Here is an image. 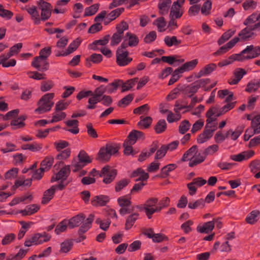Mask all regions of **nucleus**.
I'll use <instances>...</instances> for the list:
<instances>
[{"label": "nucleus", "mask_w": 260, "mask_h": 260, "mask_svg": "<svg viewBox=\"0 0 260 260\" xmlns=\"http://www.w3.org/2000/svg\"><path fill=\"white\" fill-rule=\"evenodd\" d=\"M70 172L69 166H67L62 168L56 174V180L66 179Z\"/></svg>", "instance_id": "nucleus-33"}, {"label": "nucleus", "mask_w": 260, "mask_h": 260, "mask_svg": "<svg viewBox=\"0 0 260 260\" xmlns=\"http://www.w3.org/2000/svg\"><path fill=\"white\" fill-rule=\"evenodd\" d=\"M122 83V81L119 79L115 80L112 83L105 86L106 94H111L116 91L118 87L120 86Z\"/></svg>", "instance_id": "nucleus-21"}, {"label": "nucleus", "mask_w": 260, "mask_h": 260, "mask_svg": "<svg viewBox=\"0 0 260 260\" xmlns=\"http://www.w3.org/2000/svg\"><path fill=\"white\" fill-rule=\"evenodd\" d=\"M39 209L37 205L33 204L27 206L21 212L23 215H31L36 212Z\"/></svg>", "instance_id": "nucleus-44"}, {"label": "nucleus", "mask_w": 260, "mask_h": 260, "mask_svg": "<svg viewBox=\"0 0 260 260\" xmlns=\"http://www.w3.org/2000/svg\"><path fill=\"white\" fill-rule=\"evenodd\" d=\"M70 102L66 100H60L56 104L55 110L60 111L64 110L70 104Z\"/></svg>", "instance_id": "nucleus-54"}, {"label": "nucleus", "mask_w": 260, "mask_h": 260, "mask_svg": "<svg viewBox=\"0 0 260 260\" xmlns=\"http://www.w3.org/2000/svg\"><path fill=\"white\" fill-rule=\"evenodd\" d=\"M252 132L254 134L260 133V115L255 116L251 121Z\"/></svg>", "instance_id": "nucleus-37"}, {"label": "nucleus", "mask_w": 260, "mask_h": 260, "mask_svg": "<svg viewBox=\"0 0 260 260\" xmlns=\"http://www.w3.org/2000/svg\"><path fill=\"white\" fill-rule=\"evenodd\" d=\"M70 0H59L56 3V6L54 10V12L56 14H63L66 11L64 8H61L67 5Z\"/></svg>", "instance_id": "nucleus-31"}, {"label": "nucleus", "mask_w": 260, "mask_h": 260, "mask_svg": "<svg viewBox=\"0 0 260 260\" xmlns=\"http://www.w3.org/2000/svg\"><path fill=\"white\" fill-rule=\"evenodd\" d=\"M259 19L258 15H257L256 13H253L244 20L243 24L248 26V25L255 22Z\"/></svg>", "instance_id": "nucleus-50"}, {"label": "nucleus", "mask_w": 260, "mask_h": 260, "mask_svg": "<svg viewBox=\"0 0 260 260\" xmlns=\"http://www.w3.org/2000/svg\"><path fill=\"white\" fill-rule=\"evenodd\" d=\"M40 234L37 233L35 234L32 237L25 240L24 242L25 246L29 247L32 244L38 245L40 244L39 242Z\"/></svg>", "instance_id": "nucleus-40"}, {"label": "nucleus", "mask_w": 260, "mask_h": 260, "mask_svg": "<svg viewBox=\"0 0 260 260\" xmlns=\"http://www.w3.org/2000/svg\"><path fill=\"white\" fill-rule=\"evenodd\" d=\"M125 38L120 45L122 48H126L128 46L135 47L139 43L138 38L133 34L127 32L125 35Z\"/></svg>", "instance_id": "nucleus-8"}, {"label": "nucleus", "mask_w": 260, "mask_h": 260, "mask_svg": "<svg viewBox=\"0 0 260 260\" xmlns=\"http://www.w3.org/2000/svg\"><path fill=\"white\" fill-rule=\"evenodd\" d=\"M100 7L99 4H95L89 7L85 8L84 13V16H89L95 14L98 11Z\"/></svg>", "instance_id": "nucleus-39"}, {"label": "nucleus", "mask_w": 260, "mask_h": 260, "mask_svg": "<svg viewBox=\"0 0 260 260\" xmlns=\"http://www.w3.org/2000/svg\"><path fill=\"white\" fill-rule=\"evenodd\" d=\"M68 225V220L64 219L60 222L56 227L55 232L56 234H59L60 233L65 231Z\"/></svg>", "instance_id": "nucleus-51"}, {"label": "nucleus", "mask_w": 260, "mask_h": 260, "mask_svg": "<svg viewBox=\"0 0 260 260\" xmlns=\"http://www.w3.org/2000/svg\"><path fill=\"white\" fill-rule=\"evenodd\" d=\"M246 74L245 70L242 68H237L233 72V75L229 80L228 83L230 85L237 84Z\"/></svg>", "instance_id": "nucleus-11"}, {"label": "nucleus", "mask_w": 260, "mask_h": 260, "mask_svg": "<svg viewBox=\"0 0 260 260\" xmlns=\"http://www.w3.org/2000/svg\"><path fill=\"white\" fill-rule=\"evenodd\" d=\"M183 14V11L180 8L176 7V6H172L169 14V18H172L175 19L181 18Z\"/></svg>", "instance_id": "nucleus-25"}, {"label": "nucleus", "mask_w": 260, "mask_h": 260, "mask_svg": "<svg viewBox=\"0 0 260 260\" xmlns=\"http://www.w3.org/2000/svg\"><path fill=\"white\" fill-rule=\"evenodd\" d=\"M215 225L214 221H210L204 223L202 226H198L197 230L201 233L208 234L213 230Z\"/></svg>", "instance_id": "nucleus-23"}, {"label": "nucleus", "mask_w": 260, "mask_h": 260, "mask_svg": "<svg viewBox=\"0 0 260 260\" xmlns=\"http://www.w3.org/2000/svg\"><path fill=\"white\" fill-rule=\"evenodd\" d=\"M128 24L125 21H122L120 24L117 25L116 29L117 33L121 36L123 35V32L124 30L128 29Z\"/></svg>", "instance_id": "nucleus-63"}, {"label": "nucleus", "mask_w": 260, "mask_h": 260, "mask_svg": "<svg viewBox=\"0 0 260 260\" xmlns=\"http://www.w3.org/2000/svg\"><path fill=\"white\" fill-rule=\"evenodd\" d=\"M53 158L51 156L46 157L41 163V168L44 171L49 170L53 163Z\"/></svg>", "instance_id": "nucleus-42"}, {"label": "nucleus", "mask_w": 260, "mask_h": 260, "mask_svg": "<svg viewBox=\"0 0 260 260\" xmlns=\"http://www.w3.org/2000/svg\"><path fill=\"white\" fill-rule=\"evenodd\" d=\"M217 68L216 64L211 63L205 66L198 73L197 77L200 78L211 74Z\"/></svg>", "instance_id": "nucleus-20"}, {"label": "nucleus", "mask_w": 260, "mask_h": 260, "mask_svg": "<svg viewBox=\"0 0 260 260\" xmlns=\"http://www.w3.org/2000/svg\"><path fill=\"white\" fill-rule=\"evenodd\" d=\"M55 191V186H52L50 189L46 190L44 194L42 203L46 204L52 198Z\"/></svg>", "instance_id": "nucleus-28"}, {"label": "nucleus", "mask_w": 260, "mask_h": 260, "mask_svg": "<svg viewBox=\"0 0 260 260\" xmlns=\"http://www.w3.org/2000/svg\"><path fill=\"white\" fill-rule=\"evenodd\" d=\"M254 152L252 150L244 151L238 154L232 155L231 156V158L234 161H241L250 158L254 155Z\"/></svg>", "instance_id": "nucleus-18"}, {"label": "nucleus", "mask_w": 260, "mask_h": 260, "mask_svg": "<svg viewBox=\"0 0 260 260\" xmlns=\"http://www.w3.org/2000/svg\"><path fill=\"white\" fill-rule=\"evenodd\" d=\"M138 82V78H135L127 80L125 83L122 82V83L120 85L121 86V92H124L130 90L133 88Z\"/></svg>", "instance_id": "nucleus-24"}, {"label": "nucleus", "mask_w": 260, "mask_h": 260, "mask_svg": "<svg viewBox=\"0 0 260 260\" xmlns=\"http://www.w3.org/2000/svg\"><path fill=\"white\" fill-rule=\"evenodd\" d=\"M81 43V40L77 38L74 40L68 46V48L64 51V55H69L75 51L79 47Z\"/></svg>", "instance_id": "nucleus-27"}, {"label": "nucleus", "mask_w": 260, "mask_h": 260, "mask_svg": "<svg viewBox=\"0 0 260 260\" xmlns=\"http://www.w3.org/2000/svg\"><path fill=\"white\" fill-rule=\"evenodd\" d=\"M235 30L230 29L224 32L217 41L218 45H221L223 44L225 41L228 40L232 36H233L235 34Z\"/></svg>", "instance_id": "nucleus-32"}, {"label": "nucleus", "mask_w": 260, "mask_h": 260, "mask_svg": "<svg viewBox=\"0 0 260 260\" xmlns=\"http://www.w3.org/2000/svg\"><path fill=\"white\" fill-rule=\"evenodd\" d=\"M53 104L50 99H40L38 102V108L35 110V112L41 114L47 112L51 109Z\"/></svg>", "instance_id": "nucleus-6"}, {"label": "nucleus", "mask_w": 260, "mask_h": 260, "mask_svg": "<svg viewBox=\"0 0 260 260\" xmlns=\"http://www.w3.org/2000/svg\"><path fill=\"white\" fill-rule=\"evenodd\" d=\"M118 149L116 144H107L105 147L100 149L98 153V159L108 161L112 155L117 152Z\"/></svg>", "instance_id": "nucleus-1"}, {"label": "nucleus", "mask_w": 260, "mask_h": 260, "mask_svg": "<svg viewBox=\"0 0 260 260\" xmlns=\"http://www.w3.org/2000/svg\"><path fill=\"white\" fill-rule=\"evenodd\" d=\"M238 59L237 54H234L229 56L228 58L219 61L218 65L220 67H223L232 63L235 60H238Z\"/></svg>", "instance_id": "nucleus-41"}, {"label": "nucleus", "mask_w": 260, "mask_h": 260, "mask_svg": "<svg viewBox=\"0 0 260 260\" xmlns=\"http://www.w3.org/2000/svg\"><path fill=\"white\" fill-rule=\"evenodd\" d=\"M37 4L41 10V20L45 21L48 20L51 16L52 9L51 5L44 0H39Z\"/></svg>", "instance_id": "nucleus-3"}, {"label": "nucleus", "mask_w": 260, "mask_h": 260, "mask_svg": "<svg viewBox=\"0 0 260 260\" xmlns=\"http://www.w3.org/2000/svg\"><path fill=\"white\" fill-rule=\"evenodd\" d=\"M161 59L162 61L167 62L170 65L173 64L175 62H177V64H176V66H177L179 64L184 62V59H177L175 56H164L161 57Z\"/></svg>", "instance_id": "nucleus-26"}, {"label": "nucleus", "mask_w": 260, "mask_h": 260, "mask_svg": "<svg viewBox=\"0 0 260 260\" xmlns=\"http://www.w3.org/2000/svg\"><path fill=\"white\" fill-rule=\"evenodd\" d=\"M124 10L123 8H119L112 11L107 15V20H109V21H113L115 20L120 15V14L124 11Z\"/></svg>", "instance_id": "nucleus-38"}, {"label": "nucleus", "mask_w": 260, "mask_h": 260, "mask_svg": "<svg viewBox=\"0 0 260 260\" xmlns=\"http://www.w3.org/2000/svg\"><path fill=\"white\" fill-rule=\"evenodd\" d=\"M165 44L168 47H171L173 45L177 46L180 44L182 42L181 40H178L176 36H166L164 39Z\"/></svg>", "instance_id": "nucleus-29"}, {"label": "nucleus", "mask_w": 260, "mask_h": 260, "mask_svg": "<svg viewBox=\"0 0 260 260\" xmlns=\"http://www.w3.org/2000/svg\"><path fill=\"white\" fill-rule=\"evenodd\" d=\"M205 201L203 199H200L194 202H190L188 203V207L191 209H194L199 207L202 208L204 206Z\"/></svg>", "instance_id": "nucleus-53"}, {"label": "nucleus", "mask_w": 260, "mask_h": 260, "mask_svg": "<svg viewBox=\"0 0 260 260\" xmlns=\"http://www.w3.org/2000/svg\"><path fill=\"white\" fill-rule=\"evenodd\" d=\"M252 48H253V45L247 46L240 53L236 54L238 58V61H243L246 60L254 58V57H251L252 56L251 52Z\"/></svg>", "instance_id": "nucleus-13"}, {"label": "nucleus", "mask_w": 260, "mask_h": 260, "mask_svg": "<svg viewBox=\"0 0 260 260\" xmlns=\"http://www.w3.org/2000/svg\"><path fill=\"white\" fill-rule=\"evenodd\" d=\"M257 3L253 0H247L242 4V7L245 11H252L255 9Z\"/></svg>", "instance_id": "nucleus-43"}, {"label": "nucleus", "mask_w": 260, "mask_h": 260, "mask_svg": "<svg viewBox=\"0 0 260 260\" xmlns=\"http://www.w3.org/2000/svg\"><path fill=\"white\" fill-rule=\"evenodd\" d=\"M153 23L157 26L159 31L162 32L165 30V27L166 25V22L164 17L158 18L154 21Z\"/></svg>", "instance_id": "nucleus-47"}, {"label": "nucleus", "mask_w": 260, "mask_h": 260, "mask_svg": "<svg viewBox=\"0 0 260 260\" xmlns=\"http://www.w3.org/2000/svg\"><path fill=\"white\" fill-rule=\"evenodd\" d=\"M198 63V60L197 59H194L184 63L178 69L182 73H183L185 72L190 71L194 69Z\"/></svg>", "instance_id": "nucleus-19"}, {"label": "nucleus", "mask_w": 260, "mask_h": 260, "mask_svg": "<svg viewBox=\"0 0 260 260\" xmlns=\"http://www.w3.org/2000/svg\"><path fill=\"white\" fill-rule=\"evenodd\" d=\"M30 78H32L35 80H42L45 78L44 74H41L37 72H29L27 73Z\"/></svg>", "instance_id": "nucleus-64"}, {"label": "nucleus", "mask_w": 260, "mask_h": 260, "mask_svg": "<svg viewBox=\"0 0 260 260\" xmlns=\"http://www.w3.org/2000/svg\"><path fill=\"white\" fill-rule=\"evenodd\" d=\"M182 74L180 71L177 68L172 73V77L170 79L168 84L172 85L176 82L180 78V74Z\"/></svg>", "instance_id": "nucleus-60"}, {"label": "nucleus", "mask_w": 260, "mask_h": 260, "mask_svg": "<svg viewBox=\"0 0 260 260\" xmlns=\"http://www.w3.org/2000/svg\"><path fill=\"white\" fill-rule=\"evenodd\" d=\"M175 164H169L164 168H162L161 170V176L162 178H165L166 176H167L169 173L172 170H173L175 168Z\"/></svg>", "instance_id": "nucleus-58"}, {"label": "nucleus", "mask_w": 260, "mask_h": 260, "mask_svg": "<svg viewBox=\"0 0 260 260\" xmlns=\"http://www.w3.org/2000/svg\"><path fill=\"white\" fill-rule=\"evenodd\" d=\"M143 134L138 131L133 130L128 135V140H127L128 142L131 143V144H134L138 138H141L143 136Z\"/></svg>", "instance_id": "nucleus-35"}, {"label": "nucleus", "mask_w": 260, "mask_h": 260, "mask_svg": "<svg viewBox=\"0 0 260 260\" xmlns=\"http://www.w3.org/2000/svg\"><path fill=\"white\" fill-rule=\"evenodd\" d=\"M202 82L201 80L197 81L183 88V93L188 97H191L200 88Z\"/></svg>", "instance_id": "nucleus-9"}, {"label": "nucleus", "mask_w": 260, "mask_h": 260, "mask_svg": "<svg viewBox=\"0 0 260 260\" xmlns=\"http://www.w3.org/2000/svg\"><path fill=\"white\" fill-rule=\"evenodd\" d=\"M259 214L260 212L258 210L251 211L246 217V222L249 224H253L258 220Z\"/></svg>", "instance_id": "nucleus-34"}, {"label": "nucleus", "mask_w": 260, "mask_h": 260, "mask_svg": "<svg viewBox=\"0 0 260 260\" xmlns=\"http://www.w3.org/2000/svg\"><path fill=\"white\" fill-rule=\"evenodd\" d=\"M31 66L42 72L46 71L49 68L48 63L45 59L38 56L34 58V60L31 62Z\"/></svg>", "instance_id": "nucleus-12"}, {"label": "nucleus", "mask_w": 260, "mask_h": 260, "mask_svg": "<svg viewBox=\"0 0 260 260\" xmlns=\"http://www.w3.org/2000/svg\"><path fill=\"white\" fill-rule=\"evenodd\" d=\"M103 60L102 55L100 54L94 53L90 55V57L86 59L87 63L88 61H92L94 63H99Z\"/></svg>", "instance_id": "nucleus-59"}, {"label": "nucleus", "mask_w": 260, "mask_h": 260, "mask_svg": "<svg viewBox=\"0 0 260 260\" xmlns=\"http://www.w3.org/2000/svg\"><path fill=\"white\" fill-rule=\"evenodd\" d=\"M88 105L86 108L88 109H93L96 108V104L101 102L106 106H108L112 102V99H88Z\"/></svg>", "instance_id": "nucleus-14"}, {"label": "nucleus", "mask_w": 260, "mask_h": 260, "mask_svg": "<svg viewBox=\"0 0 260 260\" xmlns=\"http://www.w3.org/2000/svg\"><path fill=\"white\" fill-rule=\"evenodd\" d=\"M138 213H134L128 217L125 223L126 230H129L133 226L138 218Z\"/></svg>", "instance_id": "nucleus-46"}, {"label": "nucleus", "mask_w": 260, "mask_h": 260, "mask_svg": "<svg viewBox=\"0 0 260 260\" xmlns=\"http://www.w3.org/2000/svg\"><path fill=\"white\" fill-rule=\"evenodd\" d=\"M106 93L104 85H101L96 88L93 92L91 90H82L80 91L76 96V98H100Z\"/></svg>", "instance_id": "nucleus-4"}, {"label": "nucleus", "mask_w": 260, "mask_h": 260, "mask_svg": "<svg viewBox=\"0 0 260 260\" xmlns=\"http://www.w3.org/2000/svg\"><path fill=\"white\" fill-rule=\"evenodd\" d=\"M253 31L252 26H247L239 32L238 38L242 42L250 41L254 39L256 36Z\"/></svg>", "instance_id": "nucleus-7"}, {"label": "nucleus", "mask_w": 260, "mask_h": 260, "mask_svg": "<svg viewBox=\"0 0 260 260\" xmlns=\"http://www.w3.org/2000/svg\"><path fill=\"white\" fill-rule=\"evenodd\" d=\"M116 174V170L111 169L109 166H106L102 169L100 176L104 178L103 182L108 184L114 179Z\"/></svg>", "instance_id": "nucleus-5"}, {"label": "nucleus", "mask_w": 260, "mask_h": 260, "mask_svg": "<svg viewBox=\"0 0 260 260\" xmlns=\"http://www.w3.org/2000/svg\"><path fill=\"white\" fill-rule=\"evenodd\" d=\"M200 10V5H193L189 8L188 11V14L190 16H194L199 14Z\"/></svg>", "instance_id": "nucleus-62"}, {"label": "nucleus", "mask_w": 260, "mask_h": 260, "mask_svg": "<svg viewBox=\"0 0 260 260\" xmlns=\"http://www.w3.org/2000/svg\"><path fill=\"white\" fill-rule=\"evenodd\" d=\"M109 201V198L107 196L100 195L94 197L91 200L92 205L104 206Z\"/></svg>", "instance_id": "nucleus-22"}, {"label": "nucleus", "mask_w": 260, "mask_h": 260, "mask_svg": "<svg viewBox=\"0 0 260 260\" xmlns=\"http://www.w3.org/2000/svg\"><path fill=\"white\" fill-rule=\"evenodd\" d=\"M158 202L157 198H152L148 199L144 205V209L146 214L149 219L150 218V215H149V211L153 210L156 205Z\"/></svg>", "instance_id": "nucleus-17"}, {"label": "nucleus", "mask_w": 260, "mask_h": 260, "mask_svg": "<svg viewBox=\"0 0 260 260\" xmlns=\"http://www.w3.org/2000/svg\"><path fill=\"white\" fill-rule=\"evenodd\" d=\"M171 3V0H159L158 8L160 15H165L168 13Z\"/></svg>", "instance_id": "nucleus-15"}, {"label": "nucleus", "mask_w": 260, "mask_h": 260, "mask_svg": "<svg viewBox=\"0 0 260 260\" xmlns=\"http://www.w3.org/2000/svg\"><path fill=\"white\" fill-rule=\"evenodd\" d=\"M190 124L187 120L182 121L179 126V132L180 134H185L190 128Z\"/></svg>", "instance_id": "nucleus-56"}, {"label": "nucleus", "mask_w": 260, "mask_h": 260, "mask_svg": "<svg viewBox=\"0 0 260 260\" xmlns=\"http://www.w3.org/2000/svg\"><path fill=\"white\" fill-rule=\"evenodd\" d=\"M167 128V123L164 119L159 120L156 123L154 129L157 134H160L165 131Z\"/></svg>", "instance_id": "nucleus-45"}, {"label": "nucleus", "mask_w": 260, "mask_h": 260, "mask_svg": "<svg viewBox=\"0 0 260 260\" xmlns=\"http://www.w3.org/2000/svg\"><path fill=\"white\" fill-rule=\"evenodd\" d=\"M259 86V82L257 81H254L247 84L245 88V91L248 92H252L257 90Z\"/></svg>", "instance_id": "nucleus-52"}, {"label": "nucleus", "mask_w": 260, "mask_h": 260, "mask_svg": "<svg viewBox=\"0 0 260 260\" xmlns=\"http://www.w3.org/2000/svg\"><path fill=\"white\" fill-rule=\"evenodd\" d=\"M66 114L64 112L60 111H56L53 114L52 119L50 121V122L53 123L59 121L66 117Z\"/></svg>", "instance_id": "nucleus-57"}, {"label": "nucleus", "mask_w": 260, "mask_h": 260, "mask_svg": "<svg viewBox=\"0 0 260 260\" xmlns=\"http://www.w3.org/2000/svg\"><path fill=\"white\" fill-rule=\"evenodd\" d=\"M85 218L83 214H80L76 215L68 220V226L70 229H73L78 226Z\"/></svg>", "instance_id": "nucleus-16"}, {"label": "nucleus", "mask_w": 260, "mask_h": 260, "mask_svg": "<svg viewBox=\"0 0 260 260\" xmlns=\"http://www.w3.org/2000/svg\"><path fill=\"white\" fill-rule=\"evenodd\" d=\"M25 9L30 15L31 20L35 24L39 25L41 23L42 20L36 6L26 7Z\"/></svg>", "instance_id": "nucleus-10"}, {"label": "nucleus", "mask_w": 260, "mask_h": 260, "mask_svg": "<svg viewBox=\"0 0 260 260\" xmlns=\"http://www.w3.org/2000/svg\"><path fill=\"white\" fill-rule=\"evenodd\" d=\"M134 145L133 144H131L129 142L125 140L123 144V146L124 147V153L125 154L129 155H134L135 153H134L133 150L132 146Z\"/></svg>", "instance_id": "nucleus-55"}, {"label": "nucleus", "mask_w": 260, "mask_h": 260, "mask_svg": "<svg viewBox=\"0 0 260 260\" xmlns=\"http://www.w3.org/2000/svg\"><path fill=\"white\" fill-rule=\"evenodd\" d=\"M51 53V47H45L40 50L39 57L45 60L50 55Z\"/></svg>", "instance_id": "nucleus-61"}, {"label": "nucleus", "mask_w": 260, "mask_h": 260, "mask_svg": "<svg viewBox=\"0 0 260 260\" xmlns=\"http://www.w3.org/2000/svg\"><path fill=\"white\" fill-rule=\"evenodd\" d=\"M197 146L196 145H193L183 154L182 158V160L185 161L189 159V157H193L194 155L197 153Z\"/></svg>", "instance_id": "nucleus-36"}, {"label": "nucleus", "mask_w": 260, "mask_h": 260, "mask_svg": "<svg viewBox=\"0 0 260 260\" xmlns=\"http://www.w3.org/2000/svg\"><path fill=\"white\" fill-rule=\"evenodd\" d=\"M13 16L11 11L5 9L2 5L0 4V16L7 20L10 19Z\"/></svg>", "instance_id": "nucleus-48"}, {"label": "nucleus", "mask_w": 260, "mask_h": 260, "mask_svg": "<svg viewBox=\"0 0 260 260\" xmlns=\"http://www.w3.org/2000/svg\"><path fill=\"white\" fill-rule=\"evenodd\" d=\"M125 49L120 46L116 51V63L120 67L127 65L133 60L132 58L128 56V51Z\"/></svg>", "instance_id": "nucleus-2"}, {"label": "nucleus", "mask_w": 260, "mask_h": 260, "mask_svg": "<svg viewBox=\"0 0 260 260\" xmlns=\"http://www.w3.org/2000/svg\"><path fill=\"white\" fill-rule=\"evenodd\" d=\"M73 246V242L70 240H66L60 244V251L63 253L69 252Z\"/></svg>", "instance_id": "nucleus-49"}, {"label": "nucleus", "mask_w": 260, "mask_h": 260, "mask_svg": "<svg viewBox=\"0 0 260 260\" xmlns=\"http://www.w3.org/2000/svg\"><path fill=\"white\" fill-rule=\"evenodd\" d=\"M212 9V2L210 0L206 1L200 7L201 14L204 16H208L211 13Z\"/></svg>", "instance_id": "nucleus-30"}]
</instances>
